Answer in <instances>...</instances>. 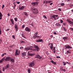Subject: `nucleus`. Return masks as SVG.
Instances as JSON below:
<instances>
[{
  "instance_id": "obj_25",
  "label": "nucleus",
  "mask_w": 73,
  "mask_h": 73,
  "mask_svg": "<svg viewBox=\"0 0 73 73\" xmlns=\"http://www.w3.org/2000/svg\"><path fill=\"white\" fill-rule=\"evenodd\" d=\"M52 2V1H46V4L48 3H50Z\"/></svg>"
},
{
  "instance_id": "obj_51",
  "label": "nucleus",
  "mask_w": 73,
  "mask_h": 73,
  "mask_svg": "<svg viewBox=\"0 0 73 73\" xmlns=\"http://www.w3.org/2000/svg\"><path fill=\"white\" fill-rule=\"evenodd\" d=\"M58 10H59L60 11H61V9L60 8H59Z\"/></svg>"
},
{
  "instance_id": "obj_32",
  "label": "nucleus",
  "mask_w": 73,
  "mask_h": 73,
  "mask_svg": "<svg viewBox=\"0 0 73 73\" xmlns=\"http://www.w3.org/2000/svg\"><path fill=\"white\" fill-rule=\"evenodd\" d=\"M51 50H53L54 51H53V52L54 53H55V52H55V49H54V48H53V49H51Z\"/></svg>"
},
{
  "instance_id": "obj_53",
  "label": "nucleus",
  "mask_w": 73,
  "mask_h": 73,
  "mask_svg": "<svg viewBox=\"0 0 73 73\" xmlns=\"http://www.w3.org/2000/svg\"><path fill=\"white\" fill-rule=\"evenodd\" d=\"M46 53L48 55L49 54V53H48V52H46Z\"/></svg>"
},
{
  "instance_id": "obj_45",
  "label": "nucleus",
  "mask_w": 73,
  "mask_h": 73,
  "mask_svg": "<svg viewBox=\"0 0 73 73\" xmlns=\"http://www.w3.org/2000/svg\"><path fill=\"white\" fill-rule=\"evenodd\" d=\"M24 15H26V16H27L28 15V14L27 13H25Z\"/></svg>"
},
{
  "instance_id": "obj_54",
  "label": "nucleus",
  "mask_w": 73,
  "mask_h": 73,
  "mask_svg": "<svg viewBox=\"0 0 73 73\" xmlns=\"http://www.w3.org/2000/svg\"><path fill=\"white\" fill-rule=\"evenodd\" d=\"M54 34L55 35H56L57 33H56V32H54Z\"/></svg>"
},
{
  "instance_id": "obj_26",
  "label": "nucleus",
  "mask_w": 73,
  "mask_h": 73,
  "mask_svg": "<svg viewBox=\"0 0 73 73\" xmlns=\"http://www.w3.org/2000/svg\"><path fill=\"white\" fill-rule=\"evenodd\" d=\"M63 29H64V30L65 31H67V29L66 28L64 27H63Z\"/></svg>"
},
{
  "instance_id": "obj_31",
  "label": "nucleus",
  "mask_w": 73,
  "mask_h": 73,
  "mask_svg": "<svg viewBox=\"0 0 73 73\" xmlns=\"http://www.w3.org/2000/svg\"><path fill=\"white\" fill-rule=\"evenodd\" d=\"M34 36H36L37 35H38V32H36L34 34Z\"/></svg>"
},
{
  "instance_id": "obj_10",
  "label": "nucleus",
  "mask_w": 73,
  "mask_h": 73,
  "mask_svg": "<svg viewBox=\"0 0 73 73\" xmlns=\"http://www.w3.org/2000/svg\"><path fill=\"white\" fill-rule=\"evenodd\" d=\"M35 58H38V59H40L42 58V57L40 56L39 54H37Z\"/></svg>"
},
{
  "instance_id": "obj_3",
  "label": "nucleus",
  "mask_w": 73,
  "mask_h": 73,
  "mask_svg": "<svg viewBox=\"0 0 73 73\" xmlns=\"http://www.w3.org/2000/svg\"><path fill=\"white\" fill-rule=\"evenodd\" d=\"M64 47L65 48V49L66 50L67 49H72V47L70 46L69 45L66 44L64 46Z\"/></svg>"
},
{
  "instance_id": "obj_14",
  "label": "nucleus",
  "mask_w": 73,
  "mask_h": 73,
  "mask_svg": "<svg viewBox=\"0 0 73 73\" xmlns=\"http://www.w3.org/2000/svg\"><path fill=\"white\" fill-rule=\"evenodd\" d=\"M56 26L60 27L61 25L60 24V23H56L55 25Z\"/></svg>"
},
{
  "instance_id": "obj_34",
  "label": "nucleus",
  "mask_w": 73,
  "mask_h": 73,
  "mask_svg": "<svg viewBox=\"0 0 73 73\" xmlns=\"http://www.w3.org/2000/svg\"><path fill=\"white\" fill-rule=\"evenodd\" d=\"M27 71H28V73H31V71L30 70L28 69L27 70Z\"/></svg>"
},
{
  "instance_id": "obj_40",
  "label": "nucleus",
  "mask_w": 73,
  "mask_h": 73,
  "mask_svg": "<svg viewBox=\"0 0 73 73\" xmlns=\"http://www.w3.org/2000/svg\"><path fill=\"white\" fill-rule=\"evenodd\" d=\"M36 37H37V38H39L40 39V36H39L36 35Z\"/></svg>"
},
{
  "instance_id": "obj_56",
  "label": "nucleus",
  "mask_w": 73,
  "mask_h": 73,
  "mask_svg": "<svg viewBox=\"0 0 73 73\" xmlns=\"http://www.w3.org/2000/svg\"><path fill=\"white\" fill-rule=\"evenodd\" d=\"M10 29H7V30H6V31H9V30Z\"/></svg>"
},
{
  "instance_id": "obj_42",
  "label": "nucleus",
  "mask_w": 73,
  "mask_h": 73,
  "mask_svg": "<svg viewBox=\"0 0 73 73\" xmlns=\"http://www.w3.org/2000/svg\"><path fill=\"white\" fill-rule=\"evenodd\" d=\"M60 23H63L64 22V21H62V20H60Z\"/></svg>"
},
{
  "instance_id": "obj_28",
  "label": "nucleus",
  "mask_w": 73,
  "mask_h": 73,
  "mask_svg": "<svg viewBox=\"0 0 73 73\" xmlns=\"http://www.w3.org/2000/svg\"><path fill=\"white\" fill-rule=\"evenodd\" d=\"M62 24L64 25V26H66L67 25V23H62Z\"/></svg>"
},
{
  "instance_id": "obj_29",
  "label": "nucleus",
  "mask_w": 73,
  "mask_h": 73,
  "mask_svg": "<svg viewBox=\"0 0 73 73\" xmlns=\"http://www.w3.org/2000/svg\"><path fill=\"white\" fill-rule=\"evenodd\" d=\"M9 65V64H7V65L6 66H5V68L6 69H7L9 68V66H8Z\"/></svg>"
},
{
  "instance_id": "obj_62",
  "label": "nucleus",
  "mask_w": 73,
  "mask_h": 73,
  "mask_svg": "<svg viewBox=\"0 0 73 73\" xmlns=\"http://www.w3.org/2000/svg\"><path fill=\"white\" fill-rule=\"evenodd\" d=\"M23 47H21L20 48V49H23Z\"/></svg>"
},
{
  "instance_id": "obj_43",
  "label": "nucleus",
  "mask_w": 73,
  "mask_h": 73,
  "mask_svg": "<svg viewBox=\"0 0 73 73\" xmlns=\"http://www.w3.org/2000/svg\"><path fill=\"white\" fill-rule=\"evenodd\" d=\"M43 17L44 18L46 19H47V18L45 15H43Z\"/></svg>"
},
{
  "instance_id": "obj_36",
  "label": "nucleus",
  "mask_w": 73,
  "mask_h": 73,
  "mask_svg": "<svg viewBox=\"0 0 73 73\" xmlns=\"http://www.w3.org/2000/svg\"><path fill=\"white\" fill-rule=\"evenodd\" d=\"M20 42L22 44V43H25V42L23 41V40H21V42Z\"/></svg>"
},
{
  "instance_id": "obj_46",
  "label": "nucleus",
  "mask_w": 73,
  "mask_h": 73,
  "mask_svg": "<svg viewBox=\"0 0 73 73\" xmlns=\"http://www.w3.org/2000/svg\"><path fill=\"white\" fill-rule=\"evenodd\" d=\"M70 52H69V51H67L66 52V53L67 54H69V53Z\"/></svg>"
},
{
  "instance_id": "obj_7",
  "label": "nucleus",
  "mask_w": 73,
  "mask_h": 73,
  "mask_svg": "<svg viewBox=\"0 0 73 73\" xmlns=\"http://www.w3.org/2000/svg\"><path fill=\"white\" fill-rule=\"evenodd\" d=\"M72 21H70L69 19H67V21L70 23V24L73 25V19L72 20Z\"/></svg>"
},
{
  "instance_id": "obj_12",
  "label": "nucleus",
  "mask_w": 73,
  "mask_h": 73,
  "mask_svg": "<svg viewBox=\"0 0 73 73\" xmlns=\"http://www.w3.org/2000/svg\"><path fill=\"white\" fill-rule=\"evenodd\" d=\"M58 17V15H54L52 16V17H53L54 19L56 20V18Z\"/></svg>"
},
{
  "instance_id": "obj_39",
  "label": "nucleus",
  "mask_w": 73,
  "mask_h": 73,
  "mask_svg": "<svg viewBox=\"0 0 73 73\" xmlns=\"http://www.w3.org/2000/svg\"><path fill=\"white\" fill-rule=\"evenodd\" d=\"M25 25H22V28H24V27H25Z\"/></svg>"
},
{
  "instance_id": "obj_61",
  "label": "nucleus",
  "mask_w": 73,
  "mask_h": 73,
  "mask_svg": "<svg viewBox=\"0 0 73 73\" xmlns=\"http://www.w3.org/2000/svg\"><path fill=\"white\" fill-rule=\"evenodd\" d=\"M0 41L1 42H0V43L1 42H2V40L1 39H0Z\"/></svg>"
},
{
  "instance_id": "obj_17",
  "label": "nucleus",
  "mask_w": 73,
  "mask_h": 73,
  "mask_svg": "<svg viewBox=\"0 0 73 73\" xmlns=\"http://www.w3.org/2000/svg\"><path fill=\"white\" fill-rule=\"evenodd\" d=\"M50 62L54 64V65L56 64V62H55L53 61L52 60H50Z\"/></svg>"
},
{
  "instance_id": "obj_23",
  "label": "nucleus",
  "mask_w": 73,
  "mask_h": 73,
  "mask_svg": "<svg viewBox=\"0 0 73 73\" xmlns=\"http://www.w3.org/2000/svg\"><path fill=\"white\" fill-rule=\"evenodd\" d=\"M3 15L2 14V13L0 12V20L2 19V17Z\"/></svg>"
},
{
  "instance_id": "obj_37",
  "label": "nucleus",
  "mask_w": 73,
  "mask_h": 73,
  "mask_svg": "<svg viewBox=\"0 0 73 73\" xmlns=\"http://www.w3.org/2000/svg\"><path fill=\"white\" fill-rule=\"evenodd\" d=\"M70 7L72 8V7H73V4H71L70 5Z\"/></svg>"
},
{
  "instance_id": "obj_50",
  "label": "nucleus",
  "mask_w": 73,
  "mask_h": 73,
  "mask_svg": "<svg viewBox=\"0 0 73 73\" xmlns=\"http://www.w3.org/2000/svg\"><path fill=\"white\" fill-rule=\"evenodd\" d=\"M22 37H24V38H26L25 37V36L23 35H22Z\"/></svg>"
},
{
  "instance_id": "obj_33",
  "label": "nucleus",
  "mask_w": 73,
  "mask_h": 73,
  "mask_svg": "<svg viewBox=\"0 0 73 73\" xmlns=\"http://www.w3.org/2000/svg\"><path fill=\"white\" fill-rule=\"evenodd\" d=\"M6 53H4L3 54H2L1 55V56L3 57V56H4V55H6Z\"/></svg>"
},
{
  "instance_id": "obj_4",
  "label": "nucleus",
  "mask_w": 73,
  "mask_h": 73,
  "mask_svg": "<svg viewBox=\"0 0 73 73\" xmlns=\"http://www.w3.org/2000/svg\"><path fill=\"white\" fill-rule=\"evenodd\" d=\"M48 45L50 47V48L51 50H52L53 49H55V47L53 46V44H52V43L49 44Z\"/></svg>"
},
{
  "instance_id": "obj_58",
  "label": "nucleus",
  "mask_w": 73,
  "mask_h": 73,
  "mask_svg": "<svg viewBox=\"0 0 73 73\" xmlns=\"http://www.w3.org/2000/svg\"><path fill=\"white\" fill-rule=\"evenodd\" d=\"M62 70L63 71H65V69H62Z\"/></svg>"
},
{
  "instance_id": "obj_22",
  "label": "nucleus",
  "mask_w": 73,
  "mask_h": 73,
  "mask_svg": "<svg viewBox=\"0 0 73 73\" xmlns=\"http://www.w3.org/2000/svg\"><path fill=\"white\" fill-rule=\"evenodd\" d=\"M24 8V7L23 6H22L21 7H19V10H22V9H23Z\"/></svg>"
},
{
  "instance_id": "obj_55",
  "label": "nucleus",
  "mask_w": 73,
  "mask_h": 73,
  "mask_svg": "<svg viewBox=\"0 0 73 73\" xmlns=\"http://www.w3.org/2000/svg\"><path fill=\"white\" fill-rule=\"evenodd\" d=\"M70 30H72L73 31V28H70Z\"/></svg>"
},
{
  "instance_id": "obj_48",
  "label": "nucleus",
  "mask_w": 73,
  "mask_h": 73,
  "mask_svg": "<svg viewBox=\"0 0 73 73\" xmlns=\"http://www.w3.org/2000/svg\"><path fill=\"white\" fill-rule=\"evenodd\" d=\"M33 38H34V39H35V38H36V36H35V35H34L33 36Z\"/></svg>"
},
{
  "instance_id": "obj_64",
  "label": "nucleus",
  "mask_w": 73,
  "mask_h": 73,
  "mask_svg": "<svg viewBox=\"0 0 73 73\" xmlns=\"http://www.w3.org/2000/svg\"><path fill=\"white\" fill-rule=\"evenodd\" d=\"M23 13H25H25H26V12H24Z\"/></svg>"
},
{
  "instance_id": "obj_27",
  "label": "nucleus",
  "mask_w": 73,
  "mask_h": 73,
  "mask_svg": "<svg viewBox=\"0 0 73 73\" xmlns=\"http://www.w3.org/2000/svg\"><path fill=\"white\" fill-rule=\"evenodd\" d=\"M66 63H67L68 62H63V65H66Z\"/></svg>"
},
{
  "instance_id": "obj_1",
  "label": "nucleus",
  "mask_w": 73,
  "mask_h": 73,
  "mask_svg": "<svg viewBox=\"0 0 73 73\" xmlns=\"http://www.w3.org/2000/svg\"><path fill=\"white\" fill-rule=\"evenodd\" d=\"M34 48H35V49H33L29 47H27L26 48H25V49L27 50H33L34 51H36L37 52L39 51L40 50V48H39L37 46L35 45L34 46Z\"/></svg>"
},
{
  "instance_id": "obj_16",
  "label": "nucleus",
  "mask_w": 73,
  "mask_h": 73,
  "mask_svg": "<svg viewBox=\"0 0 73 73\" xmlns=\"http://www.w3.org/2000/svg\"><path fill=\"white\" fill-rule=\"evenodd\" d=\"M26 54L25 53H23L22 54V56L23 57H25V56H26Z\"/></svg>"
},
{
  "instance_id": "obj_5",
  "label": "nucleus",
  "mask_w": 73,
  "mask_h": 73,
  "mask_svg": "<svg viewBox=\"0 0 73 73\" xmlns=\"http://www.w3.org/2000/svg\"><path fill=\"white\" fill-rule=\"evenodd\" d=\"M20 54V51L19 50H17L15 52V56H19Z\"/></svg>"
},
{
  "instance_id": "obj_20",
  "label": "nucleus",
  "mask_w": 73,
  "mask_h": 73,
  "mask_svg": "<svg viewBox=\"0 0 73 73\" xmlns=\"http://www.w3.org/2000/svg\"><path fill=\"white\" fill-rule=\"evenodd\" d=\"M10 21H11V24H14V21L13 20V19H10Z\"/></svg>"
},
{
  "instance_id": "obj_13",
  "label": "nucleus",
  "mask_w": 73,
  "mask_h": 73,
  "mask_svg": "<svg viewBox=\"0 0 73 73\" xmlns=\"http://www.w3.org/2000/svg\"><path fill=\"white\" fill-rule=\"evenodd\" d=\"M18 26L17 25V24H15V29H16V32H17L18 31Z\"/></svg>"
},
{
  "instance_id": "obj_6",
  "label": "nucleus",
  "mask_w": 73,
  "mask_h": 73,
  "mask_svg": "<svg viewBox=\"0 0 73 73\" xmlns=\"http://www.w3.org/2000/svg\"><path fill=\"white\" fill-rule=\"evenodd\" d=\"M25 30L27 32H30L31 31V29L28 27H27L25 28Z\"/></svg>"
},
{
  "instance_id": "obj_21",
  "label": "nucleus",
  "mask_w": 73,
  "mask_h": 73,
  "mask_svg": "<svg viewBox=\"0 0 73 73\" xmlns=\"http://www.w3.org/2000/svg\"><path fill=\"white\" fill-rule=\"evenodd\" d=\"M43 41V40L42 39H38V40H36V42H41Z\"/></svg>"
},
{
  "instance_id": "obj_47",
  "label": "nucleus",
  "mask_w": 73,
  "mask_h": 73,
  "mask_svg": "<svg viewBox=\"0 0 73 73\" xmlns=\"http://www.w3.org/2000/svg\"><path fill=\"white\" fill-rule=\"evenodd\" d=\"M56 58H60V57L59 56H56Z\"/></svg>"
},
{
  "instance_id": "obj_18",
  "label": "nucleus",
  "mask_w": 73,
  "mask_h": 73,
  "mask_svg": "<svg viewBox=\"0 0 73 73\" xmlns=\"http://www.w3.org/2000/svg\"><path fill=\"white\" fill-rule=\"evenodd\" d=\"M10 62H15V61L14 60V59L13 58H10Z\"/></svg>"
},
{
  "instance_id": "obj_19",
  "label": "nucleus",
  "mask_w": 73,
  "mask_h": 73,
  "mask_svg": "<svg viewBox=\"0 0 73 73\" xmlns=\"http://www.w3.org/2000/svg\"><path fill=\"white\" fill-rule=\"evenodd\" d=\"M68 37H63V39H64V40L65 41V40H68Z\"/></svg>"
},
{
  "instance_id": "obj_44",
  "label": "nucleus",
  "mask_w": 73,
  "mask_h": 73,
  "mask_svg": "<svg viewBox=\"0 0 73 73\" xmlns=\"http://www.w3.org/2000/svg\"><path fill=\"white\" fill-rule=\"evenodd\" d=\"M5 7L4 5H3L2 6V9H3L4 7Z\"/></svg>"
},
{
  "instance_id": "obj_63",
  "label": "nucleus",
  "mask_w": 73,
  "mask_h": 73,
  "mask_svg": "<svg viewBox=\"0 0 73 73\" xmlns=\"http://www.w3.org/2000/svg\"><path fill=\"white\" fill-rule=\"evenodd\" d=\"M16 4V2H15L13 3V4L14 5H16L15 4Z\"/></svg>"
},
{
  "instance_id": "obj_30",
  "label": "nucleus",
  "mask_w": 73,
  "mask_h": 73,
  "mask_svg": "<svg viewBox=\"0 0 73 73\" xmlns=\"http://www.w3.org/2000/svg\"><path fill=\"white\" fill-rule=\"evenodd\" d=\"M60 5L62 6H63L65 5V3H62L60 4Z\"/></svg>"
},
{
  "instance_id": "obj_41",
  "label": "nucleus",
  "mask_w": 73,
  "mask_h": 73,
  "mask_svg": "<svg viewBox=\"0 0 73 73\" xmlns=\"http://www.w3.org/2000/svg\"><path fill=\"white\" fill-rule=\"evenodd\" d=\"M12 36L13 37V38L14 39H15V36H14V35H12Z\"/></svg>"
},
{
  "instance_id": "obj_15",
  "label": "nucleus",
  "mask_w": 73,
  "mask_h": 73,
  "mask_svg": "<svg viewBox=\"0 0 73 73\" xmlns=\"http://www.w3.org/2000/svg\"><path fill=\"white\" fill-rule=\"evenodd\" d=\"M5 57H3L2 59L0 60V63L3 62V61L5 60Z\"/></svg>"
},
{
  "instance_id": "obj_52",
  "label": "nucleus",
  "mask_w": 73,
  "mask_h": 73,
  "mask_svg": "<svg viewBox=\"0 0 73 73\" xmlns=\"http://www.w3.org/2000/svg\"><path fill=\"white\" fill-rule=\"evenodd\" d=\"M0 35H1V29H0Z\"/></svg>"
},
{
  "instance_id": "obj_59",
  "label": "nucleus",
  "mask_w": 73,
  "mask_h": 73,
  "mask_svg": "<svg viewBox=\"0 0 73 73\" xmlns=\"http://www.w3.org/2000/svg\"><path fill=\"white\" fill-rule=\"evenodd\" d=\"M53 4V3H50V5H52Z\"/></svg>"
},
{
  "instance_id": "obj_24",
  "label": "nucleus",
  "mask_w": 73,
  "mask_h": 73,
  "mask_svg": "<svg viewBox=\"0 0 73 73\" xmlns=\"http://www.w3.org/2000/svg\"><path fill=\"white\" fill-rule=\"evenodd\" d=\"M29 55L30 56H33L34 55V54L32 53H29Z\"/></svg>"
},
{
  "instance_id": "obj_49",
  "label": "nucleus",
  "mask_w": 73,
  "mask_h": 73,
  "mask_svg": "<svg viewBox=\"0 0 73 73\" xmlns=\"http://www.w3.org/2000/svg\"><path fill=\"white\" fill-rule=\"evenodd\" d=\"M17 3L18 4H19L20 3V2L19 1L18 2H17Z\"/></svg>"
},
{
  "instance_id": "obj_35",
  "label": "nucleus",
  "mask_w": 73,
  "mask_h": 73,
  "mask_svg": "<svg viewBox=\"0 0 73 73\" xmlns=\"http://www.w3.org/2000/svg\"><path fill=\"white\" fill-rule=\"evenodd\" d=\"M14 20L15 21H17V18H14Z\"/></svg>"
},
{
  "instance_id": "obj_38",
  "label": "nucleus",
  "mask_w": 73,
  "mask_h": 73,
  "mask_svg": "<svg viewBox=\"0 0 73 73\" xmlns=\"http://www.w3.org/2000/svg\"><path fill=\"white\" fill-rule=\"evenodd\" d=\"M7 69L6 68H3V71H4L6 69Z\"/></svg>"
},
{
  "instance_id": "obj_9",
  "label": "nucleus",
  "mask_w": 73,
  "mask_h": 73,
  "mask_svg": "<svg viewBox=\"0 0 73 73\" xmlns=\"http://www.w3.org/2000/svg\"><path fill=\"white\" fill-rule=\"evenodd\" d=\"M31 4L33 6H37L38 5V3L37 2H33L31 3Z\"/></svg>"
},
{
  "instance_id": "obj_57",
  "label": "nucleus",
  "mask_w": 73,
  "mask_h": 73,
  "mask_svg": "<svg viewBox=\"0 0 73 73\" xmlns=\"http://www.w3.org/2000/svg\"><path fill=\"white\" fill-rule=\"evenodd\" d=\"M16 6V5H14L13 6V7H15Z\"/></svg>"
},
{
  "instance_id": "obj_8",
  "label": "nucleus",
  "mask_w": 73,
  "mask_h": 73,
  "mask_svg": "<svg viewBox=\"0 0 73 73\" xmlns=\"http://www.w3.org/2000/svg\"><path fill=\"white\" fill-rule=\"evenodd\" d=\"M11 58V57H7L6 58H5V61H10V60Z\"/></svg>"
},
{
  "instance_id": "obj_60",
  "label": "nucleus",
  "mask_w": 73,
  "mask_h": 73,
  "mask_svg": "<svg viewBox=\"0 0 73 73\" xmlns=\"http://www.w3.org/2000/svg\"><path fill=\"white\" fill-rule=\"evenodd\" d=\"M14 45H13L12 46H11V48H13V47Z\"/></svg>"
},
{
  "instance_id": "obj_11",
  "label": "nucleus",
  "mask_w": 73,
  "mask_h": 73,
  "mask_svg": "<svg viewBox=\"0 0 73 73\" xmlns=\"http://www.w3.org/2000/svg\"><path fill=\"white\" fill-rule=\"evenodd\" d=\"M35 65V63L33 62H32L30 63L29 65V66L30 67H33Z\"/></svg>"
},
{
  "instance_id": "obj_2",
  "label": "nucleus",
  "mask_w": 73,
  "mask_h": 73,
  "mask_svg": "<svg viewBox=\"0 0 73 73\" xmlns=\"http://www.w3.org/2000/svg\"><path fill=\"white\" fill-rule=\"evenodd\" d=\"M33 13L35 15H36L38 13V11L36 8H32L31 9Z\"/></svg>"
}]
</instances>
